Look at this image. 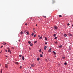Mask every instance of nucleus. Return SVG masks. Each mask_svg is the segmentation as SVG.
<instances>
[{
    "mask_svg": "<svg viewBox=\"0 0 73 73\" xmlns=\"http://www.w3.org/2000/svg\"><path fill=\"white\" fill-rule=\"evenodd\" d=\"M72 27H73V24L72 25Z\"/></svg>",
    "mask_w": 73,
    "mask_h": 73,
    "instance_id": "obj_55",
    "label": "nucleus"
},
{
    "mask_svg": "<svg viewBox=\"0 0 73 73\" xmlns=\"http://www.w3.org/2000/svg\"><path fill=\"white\" fill-rule=\"evenodd\" d=\"M15 64H17V65H18L19 64V62H15Z\"/></svg>",
    "mask_w": 73,
    "mask_h": 73,
    "instance_id": "obj_3",
    "label": "nucleus"
},
{
    "mask_svg": "<svg viewBox=\"0 0 73 73\" xmlns=\"http://www.w3.org/2000/svg\"><path fill=\"white\" fill-rule=\"evenodd\" d=\"M53 36H54V37H56V34H54L53 35Z\"/></svg>",
    "mask_w": 73,
    "mask_h": 73,
    "instance_id": "obj_15",
    "label": "nucleus"
},
{
    "mask_svg": "<svg viewBox=\"0 0 73 73\" xmlns=\"http://www.w3.org/2000/svg\"><path fill=\"white\" fill-rule=\"evenodd\" d=\"M33 35H34V33H32V34H31V36H33Z\"/></svg>",
    "mask_w": 73,
    "mask_h": 73,
    "instance_id": "obj_16",
    "label": "nucleus"
},
{
    "mask_svg": "<svg viewBox=\"0 0 73 73\" xmlns=\"http://www.w3.org/2000/svg\"><path fill=\"white\" fill-rule=\"evenodd\" d=\"M42 54H43V52H42Z\"/></svg>",
    "mask_w": 73,
    "mask_h": 73,
    "instance_id": "obj_46",
    "label": "nucleus"
},
{
    "mask_svg": "<svg viewBox=\"0 0 73 73\" xmlns=\"http://www.w3.org/2000/svg\"><path fill=\"white\" fill-rule=\"evenodd\" d=\"M37 42V41H35L34 42V44H35V43H36V42Z\"/></svg>",
    "mask_w": 73,
    "mask_h": 73,
    "instance_id": "obj_23",
    "label": "nucleus"
},
{
    "mask_svg": "<svg viewBox=\"0 0 73 73\" xmlns=\"http://www.w3.org/2000/svg\"><path fill=\"white\" fill-rule=\"evenodd\" d=\"M22 56V55H19V57H21Z\"/></svg>",
    "mask_w": 73,
    "mask_h": 73,
    "instance_id": "obj_36",
    "label": "nucleus"
},
{
    "mask_svg": "<svg viewBox=\"0 0 73 73\" xmlns=\"http://www.w3.org/2000/svg\"><path fill=\"white\" fill-rule=\"evenodd\" d=\"M30 68H31V67H30Z\"/></svg>",
    "mask_w": 73,
    "mask_h": 73,
    "instance_id": "obj_58",
    "label": "nucleus"
},
{
    "mask_svg": "<svg viewBox=\"0 0 73 73\" xmlns=\"http://www.w3.org/2000/svg\"><path fill=\"white\" fill-rule=\"evenodd\" d=\"M40 57H42V54H40Z\"/></svg>",
    "mask_w": 73,
    "mask_h": 73,
    "instance_id": "obj_21",
    "label": "nucleus"
},
{
    "mask_svg": "<svg viewBox=\"0 0 73 73\" xmlns=\"http://www.w3.org/2000/svg\"><path fill=\"white\" fill-rule=\"evenodd\" d=\"M1 52H2V51H1Z\"/></svg>",
    "mask_w": 73,
    "mask_h": 73,
    "instance_id": "obj_59",
    "label": "nucleus"
},
{
    "mask_svg": "<svg viewBox=\"0 0 73 73\" xmlns=\"http://www.w3.org/2000/svg\"><path fill=\"white\" fill-rule=\"evenodd\" d=\"M27 32V31L26 30H25V31H24V33H25V32Z\"/></svg>",
    "mask_w": 73,
    "mask_h": 73,
    "instance_id": "obj_40",
    "label": "nucleus"
},
{
    "mask_svg": "<svg viewBox=\"0 0 73 73\" xmlns=\"http://www.w3.org/2000/svg\"><path fill=\"white\" fill-rule=\"evenodd\" d=\"M36 34L35 35H34V37H36Z\"/></svg>",
    "mask_w": 73,
    "mask_h": 73,
    "instance_id": "obj_34",
    "label": "nucleus"
},
{
    "mask_svg": "<svg viewBox=\"0 0 73 73\" xmlns=\"http://www.w3.org/2000/svg\"><path fill=\"white\" fill-rule=\"evenodd\" d=\"M15 61H17L16 60H15Z\"/></svg>",
    "mask_w": 73,
    "mask_h": 73,
    "instance_id": "obj_60",
    "label": "nucleus"
},
{
    "mask_svg": "<svg viewBox=\"0 0 73 73\" xmlns=\"http://www.w3.org/2000/svg\"><path fill=\"white\" fill-rule=\"evenodd\" d=\"M57 37H55L54 38V39L55 40H56V39H57Z\"/></svg>",
    "mask_w": 73,
    "mask_h": 73,
    "instance_id": "obj_25",
    "label": "nucleus"
},
{
    "mask_svg": "<svg viewBox=\"0 0 73 73\" xmlns=\"http://www.w3.org/2000/svg\"><path fill=\"white\" fill-rule=\"evenodd\" d=\"M5 52H7V50L6 49L5 50Z\"/></svg>",
    "mask_w": 73,
    "mask_h": 73,
    "instance_id": "obj_39",
    "label": "nucleus"
},
{
    "mask_svg": "<svg viewBox=\"0 0 73 73\" xmlns=\"http://www.w3.org/2000/svg\"><path fill=\"white\" fill-rule=\"evenodd\" d=\"M20 41V40H19V41Z\"/></svg>",
    "mask_w": 73,
    "mask_h": 73,
    "instance_id": "obj_54",
    "label": "nucleus"
},
{
    "mask_svg": "<svg viewBox=\"0 0 73 73\" xmlns=\"http://www.w3.org/2000/svg\"><path fill=\"white\" fill-rule=\"evenodd\" d=\"M9 53H11V50L10 51H9Z\"/></svg>",
    "mask_w": 73,
    "mask_h": 73,
    "instance_id": "obj_49",
    "label": "nucleus"
},
{
    "mask_svg": "<svg viewBox=\"0 0 73 73\" xmlns=\"http://www.w3.org/2000/svg\"><path fill=\"white\" fill-rule=\"evenodd\" d=\"M58 65H60V64H58Z\"/></svg>",
    "mask_w": 73,
    "mask_h": 73,
    "instance_id": "obj_56",
    "label": "nucleus"
},
{
    "mask_svg": "<svg viewBox=\"0 0 73 73\" xmlns=\"http://www.w3.org/2000/svg\"><path fill=\"white\" fill-rule=\"evenodd\" d=\"M28 42L29 44H31V41H28Z\"/></svg>",
    "mask_w": 73,
    "mask_h": 73,
    "instance_id": "obj_12",
    "label": "nucleus"
},
{
    "mask_svg": "<svg viewBox=\"0 0 73 73\" xmlns=\"http://www.w3.org/2000/svg\"><path fill=\"white\" fill-rule=\"evenodd\" d=\"M7 49H8V50H11L10 49V48H9V47H7Z\"/></svg>",
    "mask_w": 73,
    "mask_h": 73,
    "instance_id": "obj_28",
    "label": "nucleus"
},
{
    "mask_svg": "<svg viewBox=\"0 0 73 73\" xmlns=\"http://www.w3.org/2000/svg\"><path fill=\"white\" fill-rule=\"evenodd\" d=\"M29 50H31V48L30 47L29 48Z\"/></svg>",
    "mask_w": 73,
    "mask_h": 73,
    "instance_id": "obj_44",
    "label": "nucleus"
},
{
    "mask_svg": "<svg viewBox=\"0 0 73 73\" xmlns=\"http://www.w3.org/2000/svg\"><path fill=\"white\" fill-rule=\"evenodd\" d=\"M33 45V44L32 43H31L30 44V46H32Z\"/></svg>",
    "mask_w": 73,
    "mask_h": 73,
    "instance_id": "obj_19",
    "label": "nucleus"
},
{
    "mask_svg": "<svg viewBox=\"0 0 73 73\" xmlns=\"http://www.w3.org/2000/svg\"><path fill=\"white\" fill-rule=\"evenodd\" d=\"M70 22L72 23V21H70Z\"/></svg>",
    "mask_w": 73,
    "mask_h": 73,
    "instance_id": "obj_51",
    "label": "nucleus"
},
{
    "mask_svg": "<svg viewBox=\"0 0 73 73\" xmlns=\"http://www.w3.org/2000/svg\"><path fill=\"white\" fill-rule=\"evenodd\" d=\"M61 47H62V45H60L58 46V48H61Z\"/></svg>",
    "mask_w": 73,
    "mask_h": 73,
    "instance_id": "obj_8",
    "label": "nucleus"
},
{
    "mask_svg": "<svg viewBox=\"0 0 73 73\" xmlns=\"http://www.w3.org/2000/svg\"><path fill=\"white\" fill-rule=\"evenodd\" d=\"M45 44H47V42H46L45 43Z\"/></svg>",
    "mask_w": 73,
    "mask_h": 73,
    "instance_id": "obj_45",
    "label": "nucleus"
},
{
    "mask_svg": "<svg viewBox=\"0 0 73 73\" xmlns=\"http://www.w3.org/2000/svg\"><path fill=\"white\" fill-rule=\"evenodd\" d=\"M25 25H27V23L25 24Z\"/></svg>",
    "mask_w": 73,
    "mask_h": 73,
    "instance_id": "obj_48",
    "label": "nucleus"
},
{
    "mask_svg": "<svg viewBox=\"0 0 73 73\" xmlns=\"http://www.w3.org/2000/svg\"><path fill=\"white\" fill-rule=\"evenodd\" d=\"M44 38H45V41H46V40H47V38H46V37L45 36Z\"/></svg>",
    "mask_w": 73,
    "mask_h": 73,
    "instance_id": "obj_10",
    "label": "nucleus"
},
{
    "mask_svg": "<svg viewBox=\"0 0 73 73\" xmlns=\"http://www.w3.org/2000/svg\"><path fill=\"white\" fill-rule=\"evenodd\" d=\"M37 24L36 25V27H37Z\"/></svg>",
    "mask_w": 73,
    "mask_h": 73,
    "instance_id": "obj_50",
    "label": "nucleus"
},
{
    "mask_svg": "<svg viewBox=\"0 0 73 73\" xmlns=\"http://www.w3.org/2000/svg\"><path fill=\"white\" fill-rule=\"evenodd\" d=\"M40 60V58H37V61H39V60Z\"/></svg>",
    "mask_w": 73,
    "mask_h": 73,
    "instance_id": "obj_17",
    "label": "nucleus"
},
{
    "mask_svg": "<svg viewBox=\"0 0 73 73\" xmlns=\"http://www.w3.org/2000/svg\"><path fill=\"white\" fill-rule=\"evenodd\" d=\"M53 53H54V54H56V53L54 51H53Z\"/></svg>",
    "mask_w": 73,
    "mask_h": 73,
    "instance_id": "obj_18",
    "label": "nucleus"
},
{
    "mask_svg": "<svg viewBox=\"0 0 73 73\" xmlns=\"http://www.w3.org/2000/svg\"><path fill=\"white\" fill-rule=\"evenodd\" d=\"M70 25V24H69V23H68V24H67V25L68 26H69V25Z\"/></svg>",
    "mask_w": 73,
    "mask_h": 73,
    "instance_id": "obj_35",
    "label": "nucleus"
},
{
    "mask_svg": "<svg viewBox=\"0 0 73 73\" xmlns=\"http://www.w3.org/2000/svg\"><path fill=\"white\" fill-rule=\"evenodd\" d=\"M22 34H23V32H22V31H21V35Z\"/></svg>",
    "mask_w": 73,
    "mask_h": 73,
    "instance_id": "obj_24",
    "label": "nucleus"
},
{
    "mask_svg": "<svg viewBox=\"0 0 73 73\" xmlns=\"http://www.w3.org/2000/svg\"><path fill=\"white\" fill-rule=\"evenodd\" d=\"M1 53V52H0V53Z\"/></svg>",
    "mask_w": 73,
    "mask_h": 73,
    "instance_id": "obj_57",
    "label": "nucleus"
},
{
    "mask_svg": "<svg viewBox=\"0 0 73 73\" xmlns=\"http://www.w3.org/2000/svg\"><path fill=\"white\" fill-rule=\"evenodd\" d=\"M45 61H46H46H47V59L45 60Z\"/></svg>",
    "mask_w": 73,
    "mask_h": 73,
    "instance_id": "obj_47",
    "label": "nucleus"
},
{
    "mask_svg": "<svg viewBox=\"0 0 73 73\" xmlns=\"http://www.w3.org/2000/svg\"><path fill=\"white\" fill-rule=\"evenodd\" d=\"M10 51H11V50H8L7 52H9Z\"/></svg>",
    "mask_w": 73,
    "mask_h": 73,
    "instance_id": "obj_29",
    "label": "nucleus"
},
{
    "mask_svg": "<svg viewBox=\"0 0 73 73\" xmlns=\"http://www.w3.org/2000/svg\"><path fill=\"white\" fill-rule=\"evenodd\" d=\"M3 46H1L0 47V48H3Z\"/></svg>",
    "mask_w": 73,
    "mask_h": 73,
    "instance_id": "obj_38",
    "label": "nucleus"
},
{
    "mask_svg": "<svg viewBox=\"0 0 73 73\" xmlns=\"http://www.w3.org/2000/svg\"><path fill=\"white\" fill-rule=\"evenodd\" d=\"M41 39H42V36H41V37L39 38V40H41Z\"/></svg>",
    "mask_w": 73,
    "mask_h": 73,
    "instance_id": "obj_20",
    "label": "nucleus"
},
{
    "mask_svg": "<svg viewBox=\"0 0 73 73\" xmlns=\"http://www.w3.org/2000/svg\"><path fill=\"white\" fill-rule=\"evenodd\" d=\"M55 44H57V42H55Z\"/></svg>",
    "mask_w": 73,
    "mask_h": 73,
    "instance_id": "obj_43",
    "label": "nucleus"
},
{
    "mask_svg": "<svg viewBox=\"0 0 73 73\" xmlns=\"http://www.w3.org/2000/svg\"><path fill=\"white\" fill-rule=\"evenodd\" d=\"M68 35H69V36H72V34L69 33L68 34Z\"/></svg>",
    "mask_w": 73,
    "mask_h": 73,
    "instance_id": "obj_6",
    "label": "nucleus"
},
{
    "mask_svg": "<svg viewBox=\"0 0 73 73\" xmlns=\"http://www.w3.org/2000/svg\"><path fill=\"white\" fill-rule=\"evenodd\" d=\"M39 52H41V49H40L39 50Z\"/></svg>",
    "mask_w": 73,
    "mask_h": 73,
    "instance_id": "obj_26",
    "label": "nucleus"
},
{
    "mask_svg": "<svg viewBox=\"0 0 73 73\" xmlns=\"http://www.w3.org/2000/svg\"><path fill=\"white\" fill-rule=\"evenodd\" d=\"M54 28L56 30V29H57L58 27H57V26H54Z\"/></svg>",
    "mask_w": 73,
    "mask_h": 73,
    "instance_id": "obj_1",
    "label": "nucleus"
},
{
    "mask_svg": "<svg viewBox=\"0 0 73 73\" xmlns=\"http://www.w3.org/2000/svg\"><path fill=\"white\" fill-rule=\"evenodd\" d=\"M6 57H8V56H6Z\"/></svg>",
    "mask_w": 73,
    "mask_h": 73,
    "instance_id": "obj_52",
    "label": "nucleus"
},
{
    "mask_svg": "<svg viewBox=\"0 0 73 73\" xmlns=\"http://www.w3.org/2000/svg\"><path fill=\"white\" fill-rule=\"evenodd\" d=\"M46 48H47L46 46H44V50H46Z\"/></svg>",
    "mask_w": 73,
    "mask_h": 73,
    "instance_id": "obj_7",
    "label": "nucleus"
},
{
    "mask_svg": "<svg viewBox=\"0 0 73 73\" xmlns=\"http://www.w3.org/2000/svg\"><path fill=\"white\" fill-rule=\"evenodd\" d=\"M43 17H44V18H46V16H43Z\"/></svg>",
    "mask_w": 73,
    "mask_h": 73,
    "instance_id": "obj_30",
    "label": "nucleus"
},
{
    "mask_svg": "<svg viewBox=\"0 0 73 73\" xmlns=\"http://www.w3.org/2000/svg\"><path fill=\"white\" fill-rule=\"evenodd\" d=\"M3 45H6L7 44V43H5V42H3Z\"/></svg>",
    "mask_w": 73,
    "mask_h": 73,
    "instance_id": "obj_14",
    "label": "nucleus"
},
{
    "mask_svg": "<svg viewBox=\"0 0 73 73\" xmlns=\"http://www.w3.org/2000/svg\"><path fill=\"white\" fill-rule=\"evenodd\" d=\"M38 37H40V35H38Z\"/></svg>",
    "mask_w": 73,
    "mask_h": 73,
    "instance_id": "obj_42",
    "label": "nucleus"
},
{
    "mask_svg": "<svg viewBox=\"0 0 73 73\" xmlns=\"http://www.w3.org/2000/svg\"><path fill=\"white\" fill-rule=\"evenodd\" d=\"M62 58L63 59H65V57H62Z\"/></svg>",
    "mask_w": 73,
    "mask_h": 73,
    "instance_id": "obj_22",
    "label": "nucleus"
},
{
    "mask_svg": "<svg viewBox=\"0 0 73 73\" xmlns=\"http://www.w3.org/2000/svg\"><path fill=\"white\" fill-rule=\"evenodd\" d=\"M26 33L27 34V35H29V32L28 31H27Z\"/></svg>",
    "mask_w": 73,
    "mask_h": 73,
    "instance_id": "obj_5",
    "label": "nucleus"
},
{
    "mask_svg": "<svg viewBox=\"0 0 73 73\" xmlns=\"http://www.w3.org/2000/svg\"><path fill=\"white\" fill-rule=\"evenodd\" d=\"M0 72H1V73H2V70L1 69V71H0Z\"/></svg>",
    "mask_w": 73,
    "mask_h": 73,
    "instance_id": "obj_37",
    "label": "nucleus"
},
{
    "mask_svg": "<svg viewBox=\"0 0 73 73\" xmlns=\"http://www.w3.org/2000/svg\"><path fill=\"white\" fill-rule=\"evenodd\" d=\"M20 69H21L22 68V66H20L19 67Z\"/></svg>",
    "mask_w": 73,
    "mask_h": 73,
    "instance_id": "obj_31",
    "label": "nucleus"
},
{
    "mask_svg": "<svg viewBox=\"0 0 73 73\" xmlns=\"http://www.w3.org/2000/svg\"><path fill=\"white\" fill-rule=\"evenodd\" d=\"M30 19H32V17H31L30 18Z\"/></svg>",
    "mask_w": 73,
    "mask_h": 73,
    "instance_id": "obj_41",
    "label": "nucleus"
},
{
    "mask_svg": "<svg viewBox=\"0 0 73 73\" xmlns=\"http://www.w3.org/2000/svg\"><path fill=\"white\" fill-rule=\"evenodd\" d=\"M64 64L65 65H67V63L65 62L64 63Z\"/></svg>",
    "mask_w": 73,
    "mask_h": 73,
    "instance_id": "obj_13",
    "label": "nucleus"
},
{
    "mask_svg": "<svg viewBox=\"0 0 73 73\" xmlns=\"http://www.w3.org/2000/svg\"><path fill=\"white\" fill-rule=\"evenodd\" d=\"M34 32V33H36V31H33Z\"/></svg>",
    "mask_w": 73,
    "mask_h": 73,
    "instance_id": "obj_33",
    "label": "nucleus"
},
{
    "mask_svg": "<svg viewBox=\"0 0 73 73\" xmlns=\"http://www.w3.org/2000/svg\"><path fill=\"white\" fill-rule=\"evenodd\" d=\"M33 29V30H34L35 29V28Z\"/></svg>",
    "mask_w": 73,
    "mask_h": 73,
    "instance_id": "obj_53",
    "label": "nucleus"
},
{
    "mask_svg": "<svg viewBox=\"0 0 73 73\" xmlns=\"http://www.w3.org/2000/svg\"><path fill=\"white\" fill-rule=\"evenodd\" d=\"M8 65L5 64V67L6 68H8Z\"/></svg>",
    "mask_w": 73,
    "mask_h": 73,
    "instance_id": "obj_2",
    "label": "nucleus"
},
{
    "mask_svg": "<svg viewBox=\"0 0 73 73\" xmlns=\"http://www.w3.org/2000/svg\"><path fill=\"white\" fill-rule=\"evenodd\" d=\"M31 66L32 67H34L35 66V65L32 64H31Z\"/></svg>",
    "mask_w": 73,
    "mask_h": 73,
    "instance_id": "obj_9",
    "label": "nucleus"
},
{
    "mask_svg": "<svg viewBox=\"0 0 73 73\" xmlns=\"http://www.w3.org/2000/svg\"><path fill=\"white\" fill-rule=\"evenodd\" d=\"M22 58L23 60L24 61V56H22Z\"/></svg>",
    "mask_w": 73,
    "mask_h": 73,
    "instance_id": "obj_11",
    "label": "nucleus"
},
{
    "mask_svg": "<svg viewBox=\"0 0 73 73\" xmlns=\"http://www.w3.org/2000/svg\"><path fill=\"white\" fill-rule=\"evenodd\" d=\"M64 36L65 37H66V36H67V35L66 34H65Z\"/></svg>",
    "mask_w": 73,
    "mask_h": 73,
    "instance_id": "obj_27",
    "label": "nucleus"
},
{
    "mask_svg": "<svg viewBox=\"0 0 73 73\" xmlns=\"http://www.w3.org/2000/svg\"><path fill=\"white\" fill-rule=\"evenodd\" d=\"M51 50H52V49H51V48H50L49 49V50H48V52H51Z\"/></svg>",
    "mask_w": 73,
    "mask_h": 73,
    "instance_id": "obj_4",
    "label": "nucleus"
},
{
    "mask_svg": "<svg viewBox=\"0 0 73 73\" xmlns=\"http://www.w3.org/2000/svg\"><path fill=\"white\" fill-rule=\"evenodd\" d=\"M62 17V16L61 15H59V17Z\"/></svg>",
    "mask_w": 73,
    "mask_h": 73,
    "instance_id": "obj_32",
    "label": "nucleus"
}]
</instances>
